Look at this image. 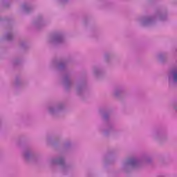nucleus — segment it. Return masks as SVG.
<instances>
[{
	"mask_svg": "<svg viewBox=\"0 0 177 177\" xmlns=\"http://www.w3.org/2000/svg\"><path fill=\"white\" fill-rule=\"evenodd\" d=\"M174 81H177V73H174Z\"/></svg>",
	"mask_w": 177,
	"mask_h": 177,
	"instance_id": "f257e3e1",
	"label": "nucleus"
}]
</instances>
